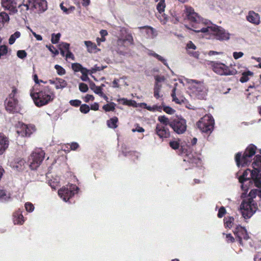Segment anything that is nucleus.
Here are the masks:
<instances>
[{
	"label": "nucleus",
	"instance_id": "5",
	"mask_svg": "<svg viewBox=\"0 0 261 261\" xmlns=\"http://www.w3.org/2000/svg\"><path fill=\"white\" fill-rule=\"evenodd\" d=\"M257 205L254 200L244 199L240 205V210L245 219L250 218L257 210Z\"/></svg>",
	"mask_w": 261,
	"mask_h": 261
},
{
	"label": "nucleus",
	"instance_id": "13",
	"mask_svg": "<svg viewBox=\"0 0 261 261\" xmlns=\"http://www.w3.org/2000/svg\"><path fill=\"white\" fill-rule=\"evenodd\" d=\"M16 127L17 133L22 137H29L35 131L34 125H27L20 122H18Z\"/></svg>",
	"mask_w": 261,
	"mask_h": 261
},
{
	"label": "nucleus",
	"instance_id": "31",
	"mask_svg": "<svg viewBox=\"0 0 261 261\" xmlns=\"http://www.w3.org/2000/svg\"><path fill=\"white\" fill-rule=\"evenodd\" d=\"M158 119L162 124L164 125V126H166L168 125L170 126L171 120L170 121L169 119L165 115L159 116Z\"/></svg>",
	"mask_w": 261,
	"mask_h": 261
},
{
	"label": "nucleus",
	"instance_id": "7",
	"mask_svg": "<svg viewBox=\"0 0 261 261\" xmlns=\"http://www.w3.org/2000/svg\"><path fill=\"white\" fill-rule=\"evenodd\" d=\"M256 147L254 145H249L244 152L241 159V153H238L235 157V160L238 166L246 165L250 161V158L255 154Z\"/></svg>",
	"mask_w": 261,
	"mask_h": 261
},
{
	"label": "nucleus",
	"instance_id": "15",
	"mask_svg": "<svg viewBox=\"0 0 261 261\" xmlns=\"http://www.w3.org/2000/svg\"><path fill=\"white\" fill-rule=\"evenodd\" d=\"M2 6L5 9L9 10L10 14L17 12V4L13 0H2Z\"/></svg>",
	"mask_w": 261,
	"mask_h": 261
},
{
	"label": "nucleus",
	"instance_id": "43",
	"mask_svg": "<svg viewBox=\"0 0 261 261\" xmlns=\"http://www.w3.org/2000/svg\"><path fill=\"white\" fill-rule=\"evenodd\" d=\"M103 68V66H98L96 65L90 69V74L94 73L96 71L102 70Z\"/></svg>",
	"mask_w": 261,
	"mask_h": 261
},
{
	"label": "nucleus",
	"instance_id": "63",
	"mask_svg": "<svg viewBox=\"0 0 261 261\" xmlns=\"http://www.w3.org/2000/svg\"><path fill=\"white\" fill-rule=\"evenodd\" d=\"M79 146V144L76 142H73L70 145V149L73 150H76Z\"/></svg>",
	"mask_w": 261,
	"mask_h": 261
},
{
	"label": "nucleus",
	"instance_id": "45",
	"mask_svg": "<svg viewBox=\"0 0 261 261\" xmlns=\"http://www.w3.org/2000/svg\"><path fill=\"white\" fill-rule=\"evenodd\" d=\"M154 79L155 81V83L160 84H162L165 80V78L163 75H155L154 76Z\"/></svg>",
	"mask_w": 261,
	"mask_h": 261
},
{
	"label": "nucleus",
	"instance_id": "20",
	"mask_svg": "<svg viewBox=\"0 0 261 261\" xmlns=\"http://www.w3.org/2000/svg\"><path fill=\"white\" fill-rule=\"evenodd\" d=\"M48 83L54 85L56 89H63L65 88L67 83L66 81L61 78H56L55 80H49Z\"/></svg>",
	"mask_w": 261,
	"mask_h": 261
},
{
	"label": "nucleus",
	"instance_id": "40",
	"mask_svg": "<svg viewBox=\"0 0 261 261\" xmlns=\"http://www.w3.org/2000/svg\"><path fill=\"white\" fill-rule=\"evenodd\" d=\"M60 37H61L60 33H58L56 34H55L54 33L53 34L51 35V43L53 44H57L59 42Z\"/></svg>",
	"mask_w": 261,
	"mask_h": 261
},
{
	"label": "nucleus",
	"instance_id": "22",
	"mask_svg": "<svg viewBox=\"0 0 261 261\" xmlns=\"http://www.w3.org/2000/svg\"><path fill=\"white\" fill-rule=\"evenodd\" d=\"M260 185L258 186H256L258 189H252L251 190L248 196L249 198H248L251 200H254V198H255L257 196H259L261 198V178L260 179Z\"/></svg>",
	"mask_w": 261,
	"mask_h": 261
},
{
	"label": "nucleus",
	"instance_id": "56",
	"mask_svg": "<svg viewBox=\"0 0 261 261\" xmlns=\"http://www.w3.org/2000/svg\"><path fill=\"white\" fill-rule=\"evenodd\" d=\"M226 213V210L224 207H221L218 212V217L219 218H222Z\"/></svg>",
	"mask_w": 261,
	"mask_h": 261
},
{
	"label": "nucleus",
	"instance_id": "41",
	"mask_svg": "<svg viewBox=\"0 0 261 261\" xmlns=\"http://www.w3.org/2000/svg\"><path fill=\"white\" fill-rule=\"evenodd\" d=\"M55 68L56 69L57 73L59 75H63L65 74V70L61 66L59 65H56Z\"/></svg>",
	"mask_w": 261,
	"mask_h": 261
},
{
	"label": "nucleus",
	"instance_id": "39",
	"mask_svg": "<svg viewBox=\"0 0 261 261\" xmlns=\"http://www.w3.org/2000/svg\"><path fill=\"white\" fill-rule=\"evenodd\" d=\"M91 89L97 94L102 95V89L100 87L96 86L94 84L91 86Z\"/></svg>",
	"mask_w": 261,
	"mask_h": 261
},
{
	"label": "nucleus",
	"instance_id": "46",
	"mask_svg": "<svg viewBox=\"0 0 261 261\" xmlns=\"http://www.w3.org/2000/svg\"><path fill=\"white\" fill-rule=\"evenodd\" d=\"M79 90L82 92H86L88 90V86L83 83L79 84Z\"/></svg>",
	"mask_w": 261,
	"mask_h": 261
},
{
	"label": "nucleus",
	"instance_id": "44",
	"mask_svg": "<svg viewBox=\"0 0 261 261\" xmlns=\"http://www.w3.org/2000/svg\"><path fill=\"white\" fill-rule=\"evenodd\" d=\"M27 54L24 50H19L17 52V56L20 59H24L27 57Z\"/></svg>",
	"mask_w": 261,
	"mask_h": 261
},
{
	"label": "nucleus",
	"instance_id": "25",
	"mask_svg": "<svg viewBox=\"0 0 261 261\" xmlns=\"http://www.w3.org/2000/svg\"><path fill=\"white\" fill-rule=\"evenodd\" d=\"M141 105L144 106V108L147 109V110L150 112H161L162 110V107L161 106H158L155 105L152 106H148L145 103H141Z\"/></svg>",
	"mask_w": 261,
	"mask_h": 261
},
{
	"label": "nucleus",
	"instance_id": "14",
	"mask_svg": "<svg viewBox=\"0 0 261 261\" xmlns=\"http://www.w3.org/2000/svg\"><path fill=\"white\" fill-rule=\"evenodd\" d=\"M233 232L237 236L241 244H242L243 240H247L249 238L246 229L240 225L237 226Z\"/></svg>",
	"mask_w": 261,
	"mask_h": 261
},
{
	"label": "nucleus",
	"instance_id": "61",
	"mask_svg": "<svg viewBox=\"0 0 261 261\" xmlns=\"http://www.w3.org/2000/svg\"><path fill=\"white\" fill-rule=\"evenodd\" d=\"M94 99V96L92 95L87 94L85 97V101L88 102L90 100H93Z\"/></svg>",
	"mask_w": 261,
	"mask_h": 261
},
{
	"label": "nucleus",
	"instance_id": "6",
	"mask_svg": "<svg viewBox=\"0 0 261 261\" xmlns=\"http://www.w3.org/2000/svg\"><path fill=\"white\" fill-rule=\"evenodd\" d=\"M214 119L210 115H205L197 123L198 129L203 133L210 135L214 129Z\"/></svg>",
	"mask_w": 261,
	"mask_h": 261
},
{
	"label": "nucleus",
	"instance_id": "1",
	"mask_svg": "<svg viewBox=\"0 0 261 261\" xmlns=\"http://www.w3.org/2000/svg\"><path fill=\"white\" fill-rule=\"evenodd\" d=\"M186 13L194 32H201L205 35L212 34L220 41H227L230 39L231 34L227 30L213 24L210 21L204 20L192 7H186Z\"/></svg>",
	"mask_w": 261,
	"mask_h": 261
},
{
	"label": "nucleus",
	"instance_id": "33",
	"mask_svg": "<svg viewBox=\"0 0 261 261\" xmlns=\"http://www.w3.org/2000/svg\"><path fill=\"white\" fill-rule=\"evenodd\" d=\"M128 42L130 44H133L134 42V39L132 35L130 34H127L124 39H119V42Z\"/></svg>",
	"mask_w": 261,
	"mask_h": 261
},
{
	"label": "nucleus",
	"instance_id": "28",
	"mask_svg": "<svg viewBox=\"0 0 261 261\" xmlns=\"http://www.w3.org/2000/svg\"><path fill=\"white\" fill-rule=\"evenodd\" d=\"M84 44L86 46L88 52L93 53L96 51L97 46L94 43L90 41H85Z\"/></svg>",
	"mask_w": 261,
	"mask_h": 261
},
{
	"label": "nucleus",
	"instance_id": "8",
	"mask_svg": "<svg viewBox=\"0 0 261 261\" xmlns=\"http://www.w3.org/2000/svg\"><path fill=\"white\" fill-rule=\"evenodd\" d=\"M45 152L40 148H37L32 152L29 159L30 167L32 170L36 169L44 158Z\"/></svg>",
	"mask_w": 261,
	"mask_h": 261
},
{
	"label": "nucleus",
	"instance_id": "16",
	"mask_svg": "<svg viewBox=\"0 0 261 261\" xmlns=\"http://www.w3.org/2000/svg\"><path fill=\"white\" fill-rule=\"evenodd\" d=\"M165 7V0L160 1L156 6V9L159 13L162 15V16H159L158 17H160V21L163 24H165L168 21L167 15L164 13Z\"/></svg>",
	"mask_w": 261,
	"mask_h": 261
},
{
	"label": "nucleus",
	"instance_id": "60",
	"mask_svg": "<svg viewBox=\"0 0 261 261\" xmlns=\"http://www.w3.org/2000/svg\"><path fill=\"white\" fill-rule=\"evenodd\" d=\"M189 162L192 164L198 165L200 162V161L199 159L193 156L192 158H190Z\"/></svg>",
	"mask_w": 261,
	"mask_h": 261
},
{
	"label": "nucleus",
	"instance_id": "34",
	"mask_svg": "<svg viewBox=\"0 0 261 261\" xmlns=\"http://www.w3.org/2000/svg\"><path fill=\"white\" fill-rule=\"evenodd\" d=\"M115 106L116 105L114 102H112L108 104L104 105L102 107V109L106 112L114 111L115 109Z\"/></svg>",
	"mask_w": 261,
	"mask_h": 261
},
{
	"label": "nucleus",
	"instance_id": "35",
	"mask_svg": "<svg viewBox=\"0 0 261 261\" xmlns=\"http://www.w3.org/2000/svg\"><path fill=\"white\" fill-rule=\"evenodd\" d=\"M20 36V33L18 31L16 32L13 34L11 35L9 39V43L10 44H13L16 39L18 38Z\"/></svg>",
	"mask_w": 261,
	"mask_h": 261
},
{
	"label": "nucleus",
	"instance_id": "47",
	"mask_svg": "<svg viewBox=\"0 0 261 261\" xmlns=\"http://www.w3.org/2000/svg\"><path fill=\"white\" fill-rule=\"evenodd\" d=\"M46 47L48 49V50L51 53L54 54L55 55H57L59 54L58 50L57 49H56V48L53 45H46Z\"/></svg>",
	"mask_w": 261,
	"mask_h": 261
},
{
	"label": "nucleus",
	"instance_id": "12",
	"mask_svg": "<svg viewBox=\"0 0 261 261\" xmlns=\"http://www.w3.org/2000/svg\"><path fill=\"white\" fill-rule=\"evenodd\" d=\"M170 127L178 134H184L187 129V122L181 117H176L171 120Z\"/></svg>",
	"mask_w": 261,
	"mask_h": 261
},
{
	"label": "nucleus",
	"instance_id": "38",
	"mask_svg": "<svg viewBox=\"0 0 261 261\" xmlns=\"http://www.w3.org/2000/svg\"><path fill=\"white\" fill-rule=\"evenodd\" d=\"M176 88L175 87H174V88L173 89V90L172 91L171 96L172 97L173 101H175L177 103H181V102L182 101V99H179V98L176 97Z\"/></svg>",
	"mask_w": 261,
	"mask_h": 261
},
{
	"label": "nucleus",
	"instance_id": "11",
	"mask_svg": "<svg viewBox=\"0 0 261 261\" xmlns=\"http://www.w3.org/2000/svg\"><path fill=\"white\" fill-rule=\"evenodd\" d=\"M36 9L38 12H44L47 8V2L46 0H31L29 1V5L28 4H21L19 5V7L23 10V7L25 8V10L27 11L29 9V7Z\"/></svg>",
	"mask_w": 261,
	"mask_h": 261
},
{
	"label": "nucleus",
	"instance_id": "17",
	"mask_svg": "<svg viewBox=\"0 0 261 261\" xmlns=\"http://www.w3.org/2000/svg\"><path fill=\"white\" fill-rule=\"evenodd\" d=\"M156 134L161 138H167L170 136V132L166 126L160 124H158L155 128Z\"/></svg>",
	"mask_w": 261,
	"mask_h": 261
},
{
	"label": "nucleus",
	"instance_id": "54",
	"mask_svg": "<svg viewBox=\"0 0 261 261\" xmlns=\"http://www.w3.org/2000/svg\"><path fill=\"white\" fill-rule=\"evenodd\" d=\"M155 58L158 59L159 61L162 62L165 66L168 67V64L166 60L164 59L163 57L158 55V56H156V58Z\"/></svg>",
	"mask_w": 261,
	"mask_h": 261
},
{
	"label": "nucleus",
	"instance_id": "21",
	"mask_svg": "<svg viewBox=\"0 0 261 261\" xmlns=\"http://www.w3.org/2000/svg\"><path fill=\"white\" fill-rule=\"evenodd\" d=\"M246 19L249 22L256 24H258L260 22V17L258 14L252 11L249 12Z\"/></svg>",
	"mask_w": 261,
	"mask_h": 261
},
{
	"label": "nucleus",
	"instance_id": "52",
	"mask_svg": "<svg viewBox=\"0 0 261 261\" xmlns=\"http://www.w3.org/2000/svg\"><path fill=\"white\" fill-rule=\"evenodd\" d=\"M187 49L188 50L191 49L195 50L196 49V46L192 41H190L187 44Z\"/></svg>",
	"mask_w": 261,
	"mask_h": 261
},
{
	"label": "nucleus",
	"instance_id": "24",
	"mask_svg": "<svg viewBox=\"0 0 261 261\" xmlns=\"http://www.w3.org/2000/svg\"><path fill=\"white\" fill-rule=\"evenodd\" d=\"M11 199V194L5 190L0 189V200L3 202L9 201Z\"/></svg>",
	"mask_w": 261,
	"mask_h": 261
},
{
	"label": "nucleus",
	"instance_id": "26",
	"mask_svg": "<svg viewBox=\"0 0 261 261\" xmlns=\"http://www.w3.org/2000/svg\"><path fill=\"white\" fill-rule=\"evenodd\" d=\"M140 29H144L145 30L146 34L148 35V37L151 38H154L156 36V32L154 29H153L152 28L148 27V26H145L143 27L139 28Z\"/></svg>",
	"mask_w": 261,
	"mask_h": 261
},
{
	"label": "nucleus",
	"instance_id": "57",
	"mask_svg": "<svg viewBox=\"0 0 261 261\" xmlns=\"http://www.w3.org/2000/svg\"><path fill=\"white\" fill-rule=\"evenodd\" d=\"M244 55V53L243 52H234L233 53V57L235 59H238L241 57H242Z\"/></svg>",
	"mask_w": 261,
	"mask_h": 261
},
{
	"label": "nucleus",
	"instance_id": "37",
	"mask_svg": "<svg viewBox=\"0 0 261 261\" xmlns=\"http://www.w3.org/2000/svg\"><path fill=\"white\" fill-rule=\"evenodd\" d=\"M161 106L162 107V110L168 114L172 115L175 112L173 109L169 106H166L163 103Z\"/></svg>",
	"mask_w": 261,
	"mask_h": 261
},
{
	"label": "nucleus",
	"instance_id": "10",
	"mask_svg": "<svg viewBox=\"0 0 261 261\" xmlns=\"http://www.w3.org/2000/svg\"><path fill=\"white\" fill-rule=\"evenodd\" d=\"M78 190L79 188L76 185L71 184L60 189L58 191V194L63 201L67 202Z\"/></svg>",
	"mask_w": 261,
	"mask_h": 261
},
{
	"label": "nucleus",
	"instance_id": "32",
	"mask_svg": "<svg viewBox=\"0 0 261 261\" xmlns=\"http://www.w3.org/2000/svg\"><path fill=\"white\" fill-rule=\"evenodd\" d=\"M234 219L231 217H226L224 219L225 226L227 228H231L233 223Z\"/></svg>",
	"mask_w": 261,
	"mask_h": 261
},
{
	"label": "nucleus",
	"instance_id": "3",
	"mask_svg": "<svg viewBox=\"0 0 261 261\" xmlns=\"http://www.w3.org/2000/svg\"><path fill=\"white\" fill-rule=\"evenodd\" d=\"M30 95L37 107L45 106L55 98L54 91L49 86H45L37 92L31 91Z\"/></svg>",
	"mask_w": 261,
	"mask_h": 261
},
{
	"label": "nucleus",
	"instance_id": "19",
	"mask_svg": "<svg viewBox=\"0 0 261 261\" xmlns=\"http://www.w3.org/2000/svg\"><path fill=\"white\" fill-rule=\"evenodd\" d=\"M9 145V139L3 133H0V154H3Z\"/></svg>",
	"mask_w": 261,
	"mask_h": 261
},
{
	"label": "nucleus",
	"instance_id": "62",
	"mask_svg": "<svg viewBox=\"0 0 261 261\" xmlns=\"http://www.w3.org/2000/svg\"><path fill=\"white\" fill-rule=\"evenodd\" d=\"M80 72L82 73V74H88V73L90 74V69L88 70L87 68L83 67L82 66Z\"/></svg>",
	"mask_w": 261,
	"mask_h": 261
},
{
	"label": "nucleus",
	"instance_id": "30",
	"mask_svg": "<svg viewBox=\"0 0 261 261\" xmlns=\"http://www.w3.org/2000/svg\"><path fill=\"white\" fill-rule=\"evenodd\" d=\"M253 72L250 71H248L246 72H244L242 73V77L240 78V82L241 83H245L249 81V76H253Z\"/></svg>",
	"mask_w": 261,
	"mask_h": 261
},
{
	"label": "nucleus",
	"instance_id": "2",
	"mask_svg": "<svg viewBox=\"0 0 261 261\" xmlns=\"http://www.w3.org/2000/svg\"><path fill=\"white\" fill-rule=\"evenodd\" d=\"M253 169H247L243 174L239 178V180L242 184L241 188L244 191L241 194V198H244L246 197L247 192L248 190L247 184L250 182V178L253 180L255 186L260 185V179H261V155H256L252 163Z\"/></svg>",
	"mask_w": 261,
	"mask_h": 261
},
{
	"label": "nucleus",
	"instance_id": "50",
	"mask_svg": "<svg viewBox=\"0 0 261 261\" xmlns=\"http://www.w3.org/2000/svg\"><path fill=\"white\" fill-rule=\"evenodd\" d=\"M82 67V66L79 63H75L72 64V68L75 72L80 71Z\"/></svg>",
	"mask_w": 261,
	"mask_h": 261
},
{
	"label": "nucleus",
	"instance_id": "29",
	"mask_svg": "<svg viewBox=\"0 0 261 261\" xmlns=\"http://www.w3.org/2000/svg\"><path fill=\"white\" fill-rule=\"evenodd\" d=\"M118 122V118L116 117H114L108 120L107 122V124L109 127L114 129L117 127Z\"/></svg>",
	"mask_w": 261,
	"mask_h": 261
},
{
	"label": "nucleus",
	"instance_id": "23",
	"mask_svg": "<svg viewBox=\"0 0 261 261\" xmlns=\"http://www.w3.org/2000/svg\"><path fill=\"white\" fill-rule=\"evenodd\" d=\"M13 217L14 224L22 225L24 222L23 216L20 211L15 212L13 214Z\"/></svg>",
	"mask_w": 261,
	"mask_h": 261
},
{
	"label": "nucleus",
	"instance_id": "64",
	"mask_svg": "<svg viewBox=\"0 0 261 261\" xmlns=\"http://www.w3.org/2000/svg\"><path fill=\"white\" fill-rule=\"evenodd\" d=\"M65 56H66V58L71 59L73 60H74V57L73 55L69 50H68V51H67V53Z\"/></svg>",
	"mask_w": 261,
	"mask_h": 261
},
{
	"label": "nucleus",
	"instance_id": "18",
	"mask_svg": "<svg viewBox=\"0 0 261 261\" xmlns=\"http://www.w3.org/2000/svg\"><path fill=\"white\" fill-rule=\"evenodd\" d=\"M6 110L10 113H14L17 110V100L6 98L5 101Z\"/></svg>",
	"mask_w": 261,
	"mask_h": 261
},
{
	"label": "nucleus",
	"instance_id": "49",
	"mask_svg": "<svg viewBox=\"0 0 261 261\" xmlns=\"http://www.w3.org/2000/svg\"><path fill=\"white\" fill-rule=\"evenodd\" d=\"M25 208L26 210L29 212H32L34 210V206L33 204L30 202H27L25 204Z\"/></svg>",
	"mask_w": 261,
	"mask_h": 261
},
{
	"label": "nucleus",
	"instance_id": "36",
	"mask_svg": "<svg viewBox=\"0 0 261 261\" xmlns=\"http://www.w3.org/2000/svg\"><path fill=\"white\" fill-rule=\"evenodd\" d=\"M10 18L7 13L5 12H2L0 13V21L4 23L8 22L9 21Z\"/></svg>",
	"mask_w": 261,
	"mask_h": 261
},
{
	"label": "nucleus",
	"instance_id": "59",
	"mask_svg": "<svg viewBox=\"0 0 261 261\" xmlns=\"http://www.w3.org/2000/svg\"><path fill=\"white\" fill-rule=\"evenodd\" d=\"M30 31L32 32L33 36L36 38V39L38 41H41L42 40V37L41 35L37 34L35 32H33L32 30L29 27L28 28Z\"/></svg>",
	"mask_w": 261,
	"mask_h": 261
},
{
	"label": "nucleus",
	"instance_id": "9",
	"mask_svg": "<svg viewBox=\"0 0 261 261\" xmlns=\"http://www.w3.org/2000/svg\"><path fill=\"white\" fill-rule=\"evenodd\" d=\"M213 70L220 75H234L237 71L233 68H230L223 63L214 62L212 65Z\"/></svg>",
	"mask_w": 261,
	"mask_h": 261
},
{
	"label": "nucleus",
	"instance_id": "42",
	"mask_svg": "<svg viewBox=\"0 0 261 261\" xmlns=\"http://www.w3.org/2000/svg\"><path fill=\"white\" fill-rule=\"evenodd\" d=\"M80 110L82 113L87 114L89 112L90 108L88 105L86 104H83L81 106Z\"/></svg>",
	"mask_w": 261,
	"mask_h": 261
},
{
	"label": "nucleus",
	"instance_id": "53",
	"mask_svg": "<svg viewBox=\"0 0 261 261\" xmlns=\"http://www.w3.org/2000/svg\"><path fill=\"white\" fill-rule=\"evenodd\" d=\"M170 146L173 149H177L179 148V145L177 141H171L170 142Z\"/></svg>",
	"mask_w": 261,
	"mask_h": 261
},
{
	"label": "nucleus",
	"instance_id": "27",
	"mask_svg": "<svg viewBox=\"0 0 261 261\" xmlns=\"http://www.w3.org/2000/svg\"><path fill=\"white\" fill-rule=\"evenodd\" d=\"M162 88V84L160 83H155L154 87V96L156 98L159 99L161 97L162 95H160V91Z\"/></svg>",
	"mask_w": 261,
	"mask_h": 261
},
{
	"label": "nucleus",
	"instance_id": "58",
	"mask_svg": "<svg viewBox=\"0 0 261 261\" xmlns=\"http://www.w3.org/2000/svg\"><path fill=\"white\" fill-rule=\"evenodd\" d=\"M69 44L65 42H63L61 44H60V49H63V48L68 50H69Z\"/></svg>",
	"mask_w": 261,
	"mask_h": 261
},
{
	"label": "nucleus",
	"instance_id": "4",
	"mask_svg": "<svg viewBox=\"0 0 261 261\" xmlns=\"http://www.w3.org/2000/svg\"><path fill=\"white\" fill-rule=\"evenodd\" d=\"M188 92L191 97L199 99H204L207 89L203 82L192 79L186 80Z\"/></svg>",
	"mask_w": 261,
	"mask_h": 261
},
{
	"label": "nucleus",
	"instance_id": "48",
	"mask_svg": "<svg viewBox=\"0 0 261 261\" xmlns=\"http://www.w3.org/2000/svg\"><path fill=\"white\" fill-rule=\"evenodd\" d=\"M132 131L134 133H143L144 132L145 130L143 127L140 126L138 124H136L135 125V127L132 129Z\"/></svg>",
	"mask_w": 261,
	"mask_h": 261
},
{
	"label": "nucleus",
	"instance_id": "55",
	"mask_svg": "<svg viewBox=\"0 0 261 261\" xmlns=\"http://www.w3.org/2000/svg\"><path fill=\"white\" fill-rule=\"evenodd\" d=\"M16 93L17 89L15 88H13L11 93L9 95V97L7 98L16 99L15 96Z\"/></svg>",
	"mask_w": 261,
	"mask_h": 261
},
{
	"label": "nucleus",
	"instance_id": "51",
	"mask_svg": "<svg viewBox=\"0 0 261 261\" xmlns=\"http://www.w3.org/2000/svg\"><path fill=\"white\" fill-rule=\"evenodd\" d=\"M69 103L72 106H74L75 107H77L80 106L81 104V101L78 99H75V100H70L69 101Z\"/></svg>",
	"mask_w": 261,
	"mask_h": 261
}]
</instances>
